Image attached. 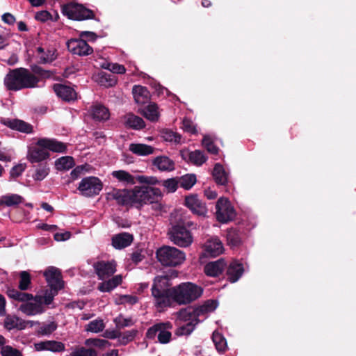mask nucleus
I'll use <instances>...</instances> for the list:
<instances>
[{
	"mask_svg": "<svg viewBox=\"0 0 356 356\" xmlns=\"http://www.w3.org/2000/svg\"><path fill=\"white\" fill-rule=\"evenodd\" d=\"M31 70L34 74H38L44 78H50L52 75V72L51 71L45 70L36 65L31 66Z\"/></svg>",
	"mask_w": 356,
	"mask_h": 356,
	"instance_id": "nucleus-57",
	"label": "nucleus"
},
{
	"mask_svg": "<svg viewBox=\"0 0 356 356\" xmlns=\"http://www.w3.org/2000/svg\"><path fill=\"white\" fill-rule=\"evenodd\" d=\"M118 81L115 74L111 72H101L99 74V83L106 88L114 86Z\"/></svg>",
	"mask_w": 356,
	"mask_h": 356,
	"instance_id": "nucleus-35",
	"label": "nucleus"
},
{
	"mask_svg": "<svg viewBox=\"0 0 356 356\" xmlns=\"http://www.w3.org/2000/svg\"><path fill=\"white\" fill-rule=\"evenodd\" d=\"M132 93L136 103L145 104L148 102L150 94L147 88L140 85H135L132 88Z\"/></svg>",
	"mask_w": 356,
	"mask_h": 356,
	"instance_id": "nucleus-24",
	"label": "nucleus"
},
{
	"mask_svg": "<svg viewBox=\"0 0 356 356\" xmlns=\"http://www.w3.org/2000/svg\"><path fill=\"white\" fill-rule=\"evenodd\" d=\"M56 329L57 324L53 321L40 326L38 330V334L41 336H48L53 333Z\"/></svg>",
	"mask_w": 356,
	"mask_h": 356,
	"instance_id": "nucleus-49",
	"label": "nucleus"
},
{
	"mask_svg": "<svg viewBox=\"0 0 356 356\" xmlns=\"http://www.w3.org/2000/svg\"><path fill=\"white\" fill-rule=\"evenodd\" d=\"M17 321H19V317L8 315L4 320V327L8 330L16 329Z\"/></svg>",
	"mask_w": 356,
	"mask_h": 356,
	"instance_id": "nucleus-55",
	"label": "nucleus"
},
{
	"mask_svg": "<svg viewBox=\"0 0 356 356\" xmlns=\"http://www.w3.org/2000/svg\"><path fill=\"white\" fill-rule=\"evenodd\" d=\"M31 284V275L27 271H22L19 273V289L21 291L28 290Z\"/></svg>",
	"mask_w": 356,
	"mask_h": 356,
	"instance_id": "nucleus-44",
	"label": "nucleus"
},
{
	"mask_svg": "<svg viewBox=\"0 0 356 356\" xmlns=\"http://www.w3.org/2000/svg\"><path fill=\"white\" fill-rule=\"evenodd\" d=\"M67 47L73 54L80 56H88L93 52V49L87 43L86 40L80 37L79 39L68 40Z\"/></svg>",
	"mask_w": 356,
	"mask_h": 356,
	"instance_id": "nucleus-12",
	"label": "nucleus"
},
{
	"mask_svg": "<svg viewBox=\"0 0 356 356\" xmlns=\"http://www.w3.org/2000/svg\"><path fill=\"white\" fill-rule=\"evenodd\" d=\"M161 185L165 187L168 193H174L177 191L179 184L178 177L167 179L161 181Z\"/></svg>",
	"mask_w": 356,
	"mask_h": 356,
	"instance_id": "nucleus-47",
	"label": "nucleus"
},
{
	"mask_svg": "<svg viewBox=\"0 0 356 356\" xmlns=\"http://www.w3.org/2000/svg\"><path fill=\"white\" fill-rule=\"evenodd\" d=\"M198 324L197 322H188L183 325H180L176 330L175 334L177 336L189 335L194 330L195 325Z\"/></svg>",
	"mask_w": 356,
	"mask_h": 356,
	"instance_id": "nucleus-45",
	"label": "nucleus"
},
{
	"mask_svg": "<svg viewBox=\"0 0 356 356\" xmlns=\"http://www.w3.org/2000/svg\"><path fill=\"white\" fill-rule=\"evenodd\" d=\"M109 67L108 69L111 71V73L115 74H122L125 73L126 69L124 65H120L118 63L115 64H109Z\"/></svg>",
	"mask_w": 356,
	"mask_h": 356,
	"instance_id": "nucleus-61",
	"label": "nucleus"
},
{
	"mask_svg": "<svg viewBox=\"0 0 356 356\" xmlns=\"http://www.w3.org/2000/svg\"><path fill=\"white\" fill-rule=\"evenodd\" d=\"M56 58V56L55 55V50L54 49H48L47 52L40 56V63L45 64L47 63H51Z\"/></svg>",
	"mask_w": 356,
	"mask_h": 356,
	"instance_id": "nucleus-56",
	"label": "nucleus"
},
{
	"mask_svg": "<svg viewBox=\"0 0 356 356\" xmlns=\"http://www.w3.org/2000/svg\"><path fill=\"white\" fill-rule=\"evenodd\" d=\"M102 188V181L98 177L93 176L82 179L77 188L80 194L87 197L99 195Z\"/></svg>",
	"mask_w": 356,
	"mask_h": 356,
	"instance_id": "nucleus-9",
	"label": "nucleus"
},
{
	"mask_svg": "<svg viewBox=\"0 0 356 356\" xmlns=\"http://www.w3.org/2000/svg\"><path fill=\"white\" fill-rule=\"evenodd\" d=\"M172 328L173 325L170 321L159 322L149 327L145 335L147 339L152 340L157 336L159 342L165 344L169 343L172 339L171 330Z\"/></svg>",
	"mask_w": 356,
	"mask_h": 356,
	"instance_id": "nucleus-7",
	"label": "nucleus"
},
{
	"mask_svg": "<svg viewBox=\"0 0 356 356\" xmlns=\"http://www.w3.org/2000/svg\"><path fill=\"white\" fill-rule=\"evenodd\" d=\"M134 240L132 234L122 232L116 234L112 238V245L116 249L124 248L130 245Z\"/></svg>",
	"mask_w": 356,
	"mask_h": 356,
	"instance_id": "nucleus-20",
	"label": "nucleus"
},
{
	"mask_svg": "<svg viewBox=\"0 0 356 356\" xmlns=\"http://www.w3.org/2000/svg\"><path fill=\"white\" fill-rule=\"evenodd\" d=\"M48 283L51 287V291H55V293H57L58 291L63 289L64 286V282L62 280V275Z\"/></svg>",
	"mask_w": 356,
	"mask_h": 356,
	"instance_id": "nucleus-58",
	"label": "nucleus"
},
{
	"mask_svg": "<svg viewBox=\"0 0 356 356\" xmlns=\"http://www.w3.org/2000/svg\"><path fill=\"white\" fill-rule=\"evenodd\" d=\"M165 140L179 143L181 140V136L169 129H165L162 132Z\"/></svg>",
	"mask_w": 356,
	"mask_h": 356,
	"instance_id": "nucleus-52",
	"label": "nucleus"
},
{
	"mask_svg": "<svg viewBox=\"0 0 356 356\" xmlns=\"http://www.w3.org/2000/svg\"><path fill=\"white\" fill-rule=\"evenodd\" d=\"M152 165L160 171L170 172L175 170L174 161L166 156H159L152 161Z\"/></svg>",
	"mask_w": 356,
	"mask_h": 356,
	"instance_id": "nucleus-21",
	"label": "nucleus"
},
{
	"mask_svg": "<svg viewBox=\"0 0 356 356\" xmlns=\"http://www.w3.org/2000/svg\"><path fill=\"white\" fill-rule=\"evenodd\" d=\"M79 37L84 40L87 39L90 42H95L97 38V35L95 33L86 31L80 32Z\"/></svg>",
	"mask_w": 356,
	"mask_h": 356,
	"instance_id": "nucleus-64",
	"label": "nucleus"
},
{
	"mask_svg": "<svg viewBox=\"0 0 356 356\" xmlns=\"http://www.w3.org/2000/svg\"><path fill=\"white\" fill-rule=\"evenodd\" d=\"M1 356H23L21 351L8 345L1 348Z\"/></svg>",
	"mask_w": 356,
	"mask_h": 356,
	"instance_id": "nucleus-54",
	"label": "nucleus"
},
{
	"mask_svg": "<svg viewBox=\"0 0 356 356\" xmlns=\"http://www.w3.org/2000/svg\"><path fill=\"white\" fill-rule=\"evenodd\" d=\"M51 15L47 10H42L37 12L35 15V19L38 21L44 22L51 19Z\"/></svg>",
	"mask_w": 356,
	"mask_h": 356,
	"instance_id": "nucleus-62",
	"label": "nucleus"
},
{
	"mask_svg": "<svg viewBox=\"0 0 356 356\" xmlns=\"http://www.w3.org/2000/svg\"><path fill=\"white\" fill-rule=\"evenodd\" d=\"M84 344L88 347L94 346L100 349H104L106 347L111 346V343L108 341L98 338L87 339Z\"/></svg>",
	"mask_w": 356,
	"mask_h": 356,
	"instance_id": "nucleus-41",
	"label": "nucleus"
},
{
	"mask_svg": "<svg viewBox=\"0 0 356 356\" xmlns=\"http://www.w3.org/2000/svg\"><path fill=\"white\" fill-rule=\"evenodd\" d=\"M26 165L25 164H18L12 168L10 174V177L13 178L18 177L22 175V173L25 170Z\"/></svg>",
	"mask_w": 356,
	"mask_h": 356,
	"instance_id": "nucleus-60",
	"label": "nucleus"
},
{
	"mask_svg": "<svg viewBox=\"0 0 356 356\" xmlns=\"http://www.w3.org/2000/svg\"><path fill=\"white\" fill-rule=\"evenodd\" d=\"M92 267L100 280H104L112 276L116 271L115 261H98L92 264Z\"/></svg>",
	"mask_w": 356,
	"mask_h": 356,
	"instance_id": "nucleus-11",
	"label": "nucleus"
},
{
	"mask_svg": "<svg viewBox=\"0 0 356 356\" xmlns=\"http://www.w3.org/2000/svg\"><path fill=\"white\" fill-rule=\"evenodd\" d=\"M213 177L218 185L226 186L228 183V173L220 163H216L212 172Z\"/></svg>",
	"mask_w": 356,
	"mask_h": 356,
	"instance_id": "nucleus-25",
	"label": "nucleus"
},
{
	"mask_svg": "<svg viewBox=\"0 0 356 356\" xmlns=\"http://www.w3.org/2000/svg\"><path fill=\"white\" fill-rule=\"evenodd\" d=\"M24 202V198L17 194L3 195L0 198V205L6 207L17 206Z\"/></svg>",
	"mask_w": 356,
	"mask_h": 356,
	"instance_id": "nucleus-33",
	"label": "nucleus"
},
{
	"mask_svg": "<svg viewBox=\"0 0 356 356\" xmlns=\"http://www.w3.org/2000/svg\"><path fill=\"white\" fill-rule=\"evenodd\" d=\"M227 243L232 248H238L243 243V233L237 228L227 230Z\"/></svg>",
	"mask_w": 356,
	"mask_h": 356,
	"instance_id": "nucleus-23",
	"label": "nucleus"
},
{
	"mask_svg": "<svg viewBox=\"0 0 356 356\" xmlns=\"http://www.w3.org/2000/svg\"><path fill=\"white\" fill-rule=\"evenodd\" d=\"M172 301L178 305H187L198 299L203 293V289L192 282H184L176 286L172 291Z\"/></svg>",
	"mask_w": 356,
	"mask_h": 356,
	"instance_id": "nucleus-4",
	"label": "nucleus"
},
{
	"mask_svg": "<svg viewBox=\"0 0 356 356\" xmlns=\"http://www.w3.org/2000/svg\"><path fill=\"white\" fill-rule=\"evenodd\" d=\"M243 272V264L237 261H233L227 267V280L231 283H234L240 279Z\"/></svg>",
	"mask_w": 356,
	"mask_h": 356,
	"instance_id": "nucleus-18",
	"label": "nucleus"
},
{
	"mask_svg": "<svg viewBox=\"0 0 356 356\" xmlns=\"http://www.w3.org/2000/svg\"><path fill=\"white\" fill-rule=\"evenodd\" d=\"M172 283L168 276H157L154 278L152 286V295L154 298L155 305L163 308L170 306L173 298Z\"/></svg>",
	"mask_w": 356,
	"mask_h": 356,
	"instance_id": "nucleus-3",
	"label": "nucleus"
},
{
	"mask_svg": "<svg viewBox=\"0 0 356 356\" xmlns=\"http://www.w3.org/2000/svg\"><path fill=\"white\" fill-rule=\"evenodd\" d=\"M188 156L190 161L197 166L202 165L207 160V157L201 150H195L193 152H191Z\"/></svg>",
	"mask_w": 356,
	"mask_h": 356,
	"instance_id": "nucleus-38",
	"label": "nucleus"
},
{
	"mask_svg": "<svg viewBox=\"0 0 356 356\" xmlns=\"http://www.w3.org/2000/svg\"><path fill=\"white\" fill-rule=\"evenodd\" d=\"M202 143L209 153L215 155L218 154L219 148L214 144L210 137L204 136Z\"/></svg>",
	"mask_w": 356,
	"mask_h": 356,
	"instance_id": "nucleus-50",
	"label": "nucleus"
},
{
	"mask_svg": "<svg viewBox=\"0 0 356 356\" xmlns=\"http://www.w3.org/2000/svg\"><path fill=\"white\" fill-rule=\"evenodd\" d=\"M62 13L70 19L76 21L92 19L95 17L93 10L87 8L82 4L72 2L63 6Z\"/></svg>",
	"mask_w": 356,
	"mask_h": 356,
	"instance_id": "nucleus-6",
	"label": "nucleus"
},
{
	"mask_svg": "<svg viewBox=\"0 0 356 356\" xmlns=\"http://www.w3.org/2000/svg\"><path fill=\"white\" fill-rule=\"evenodd\" d=\"M142 115L152 122H156L159 118L158 106L155 103L147 105L142 111Z\"/></svg>",
	"mask_w": 356,
	"mask_h": 356,
	"instance_id": "nucleus-34",
	"label": "nucleus"
},
{
	"mask_svg": "<svg viewBox=\"0 0 356 356\" xmlns=\"http://www.w3.org/2000/svg\"><path fill=\"white\" fill-rule=\"evenodd\" d=\"M168 235L170 241L176 245L186 248L191 245L193 238L191 231L185 225L177 223L168 230Z\"/></svg>",
	"mask_w": 356,
	"mask_h": 356,
	"instance_id": "nucleus-8",
	"label": "nucleus"
},
{
	"mask_svg": "<svg viewBox=\"0 0 356 356\" xmlns=\"http://www.w3.org/2000/svg\"><path fill=\"white\" fill-rule=\"evenodd\" d=\"M212 340L215 344L216 348L218 352H225L227 348V341L225 337L218 332H214L212 334Z\"/></svg>",
	"mask_w": 356,
	"mask_h": 356,
	"instance_id": "nucleus-39",
	"label": "nucleus"
},
{
	"mask_svg": "<svg viewBox=\"0 0 356 356\" xmlns=\"http://www.w3.org/2000/svg\"><path fill=\"white\" fill-rule=\"evenodd\" d=\"M91 115L92 118L97 121H105L110 117L108 109L100 104H97L92 106Z\"/></svg>",
	"mask_w": 356,
	"mask_h": 356,
	"instance_id": "nucleus-29",
	"label": "nucleus"
},
{
	"mask_svg": "<svg viewBox=\"0 0 356 356\" xmlns=\"http://www.w3.org/2000/svg\"><path fill=\"white\" fill-rule=\"evenodd\" d=\"M222 242L218 238H211L205 244V251L208 256L217 257L223 252Z\"/></svg>",
	"mask_w": 356,
	"mask_h": 356,
	"instance_id": "nucleus-22",
	"label": "nucleus"
},
{
	"mask_svg": "<svg viewBox=\"0 0 356 356\" xmlns=\"http://www.w3.org/2000/svg\"><path fill=\"white\" fill-rule=\"evenodd\" d=\"M185 205L193 212L200 216H205L207 213L206 204L196 194H192L185 197Z\"/></svg>",
	"mask_w": 356,
	"mask_h": 356,
	"instance_id": "nucleus-13",
	"label": "nucleus"
},
{
	"mask_svg": "<svg viewBox=\"0 0 356 356\" xmlns=\"http://www.w3.org/2000/svg\"><path fill=\"white\" fill-rule=\"evenodd\" d=\"M158 261L165 266H177L185 260V253L179 249L164 245L156 250Z\"/></svg>",
	"mask_w": 356,
	"mask_h": 356,
	"instance_id": "nucleus-5",
	"label": "nucleus"
},
{
	"mask_svg": "<svg viewBox=\"0 0 356 356\" xmlns=\"http://www.w3.org/2000/svg\"><path fill=\"white\" fill-rule=\"evenodd\" d=\"M53 89L56 95L65 102H70L76 99L77 94L71 86L61 83H55L53 86Z\"/></svg>",
	"mask_w": 356,
	"mask_h": 356,
	"instance_id": "nucleus-14",
	"label": "nucleus"
},
{
	"mask_svg": "<svg viewBox=\"0 0 356 356\" xmlns=\"http://www.w3.org/2000/svg\"><path fill=\"white\" fill-rule=\"evenodd\" d=\"M183 129L185 131L191 133V134H196L197 130L195 127L194 126L193 122L188 119H184L183 120Z\"/></svg>",
	"mask_w": 356,
	"mask_h": 356,
	"instance_id": "nucleus-63",
	"label": "nucleus"
},
{
	"mask_svg": "<svg viewBox=\"0 0 356 356\" xmlns=\"http://www.w3.org/2000/svg\"><path fill=\"white\" fill-rule=\"evenodd\" d=\"M75 165V162L72 156H62L55 161V167L56 170L63 171L68 170Z\"/></svg>",
	"mask_w": 356,
	"mask_h": 356,
	"instance_id": "nucleus-30",
	"label": "nucleus"
},
{
	"mask_svg": "<svg viewBox=\"0 0 356 356\" xmlns=\"http://www.w3.org/2000/svg\"><path fill=\"white\" fill-rule=\"evenodd\" d=\"M37 145L41 146L54 152L65 153L67 152V146L65 143L58 141L55 139L42 138L38 139Z\"/></svg>",
	"mask_w": 356,
	"mask_h": 356,
	"instance_id": "nucleus-17",
	"label": "nucleus"
},
{
	"mask_svg": "<svg viewBox=\"0 0 356 356\" xmlns=\"http://www.w3.org/2000/svg\"><path fill=\"white\" fill-rule=\"evenodd\" d=\"M194 312V307H188L186 308L180 309L177 312V317L179 321H184L185 323L191 321L194 323H199L200 320L195 318Z\"/></svg>",
	"mask_w": 356,
	"mask_h": 356,
	"instance_id": "nucleus-31",
	"label": "nucleus"
},
{
	"mask_svg": "<svg viewBox=\"0 0 356 356\" xmlns=\"http://www.w3.org/2000/svg\"><path fill=\"white\" fill-rule=\"evenodd\" d=\"M40 79L24 67L10 70L4 78V85L8 90L18 91L38 86Z\"/></svg>",
	"mask_w": 356,
	"mask_h": 356,
	"instance_id": "nucleus-2",
	"label": "nucleus"
},
{
	"mask_svg": "<svg viewBox=\"0 0 356 356\" xmlns=\"http://www.w3.org/2000/svg\"><path fill=\"white\" fill-rule=\"evenodd\" d=\"M113 177L116 178L118 181L125 183L127 184H134L135 180L133 175L125 170H115L112 172Z\"/></svg>",
	"mask_w": 356,
	"mask_h": 356,
	"instance_id": "nucleus-37",
	"label": "nucleus"
},
{
	"mask_svg": "<svg viewBox=\"0 0 356 356\" xmlns=\"http://www.w3.org/2000/svg\"><path fill=\"white\" fill-rule=\"evenodd\" d=\"M49 168L47 163H40L38 165L35 172L33 175V178L36 181L43 180L49 174Z\"/></svg>",
	"mask_w": 356,
	"mask_h": 356,
	"instance_id": "nucleus-43",
	"label": "nucleus"
},
{
	"mask_svg": "<svg viewBox=\"0 0 356 356\" xmlns=\"http://www.w3.org/2000/svg\"><path fill=\"white\" fill-rule=\"evenodd\" d=\"M65 350V346L60 341L48 340L47 350L54 353H60Z\"/></svg>",
	"mask_w": 356,
	"mask_h": 356,
	"instance_id": "nucleus-51",
	"label": "nucleus"
},
{
	"mask_svg": "<svg viewBox=\"0 0 356 356\" xmlns=\"http://www.w3.org/2000/svg\"><path fill=\"white\" fill-rule=\"evenodd\" d=\"M113 321L116 328L120 331L125 327H129L134 324V321L131 318H125L121 314L117 316Z\"/></svg>",
	"mask_w": 356,
	"mask_h": 356,
	"instance_id": "nucleus-48",
	"label": "nucleus"
},
{
	"mask_svg": "<svg viewBox=\"0 0 356 356\" xmlns=\"http://www.w3.org/2000/svg\"><path fill=\"white\" fill-rule=\"evenodd\" d=\"M122 277L121 275L113 276L108 280L104 281L98 284L97 289L101 292H110L121 284Z\"/></svg>",
	"mask_w": 356,
	"mask_h": 356,
	"instance_id": "nucleus-27",
	"label": "nucleus"
},
{
	"mask_svg": "<svg viewBox=\"0 0 356 356\" xmlns=\"http://www.w3.org/2000/svg\"><path fill=\"white\" fill-rule=\"evenodd\" d=\"M20 311L28 316L42 314L44 312L42 306L34 302H25L20 305Z\"/></svg>",
	"mask_w": 356,
	"mask_h": 356,
	"instance_id": "nucleus-32",
	"label": "nucleus"
},
{
	"mask_svg": "<svg viewBox=\"0 0 356 356\" xmlns=\"http://www.w3.org/2000/svg\"><path fill=\"white\" fill-rule=\"evenodd\" d=\"M1 123L9 127L13 130H16L25 134H31L33 132V126L19 119L3 118Z\"/></svg>",
	"mask_w": 356,
	"mask_h": 356,
	"instance_id": "nucleus-15",
	"label": "nucleus"
},
{
	"mask_svg": "<svg viewBox=\"0 0 356 356\" xmlns=\"http://www.w3.org/2000/svg\"><path fill=\"white\" fill-rule=\"evenodd\" d=\"M129 151L138 156H147L154 153L155 148L143 143H131Z\"/></svg>",
	"mask_w": 356,
	"mask_h": 356,
	"instance_id": "nucleus-28",
	"label": "nucleus"
},
{
	"mask_svg": "<svg viewBox=\"0 0 356 356\" xmlns=\"http://www.w3.org/2000/svg\"><path fill=\"white\" fill-rule=\"evenodd\" d=\"M227 267L225 259L220 258L215 261L207 263L204 266V273L207 276L218 277Z\"/></svg>",
	"mask_w": 356,
	"mask_h": 356,
	"instance_id": "nucleus-19",
	"label": "nucleus"
},
{
	"mask_svg": "<svg viewBox=\"0 0 356 356\" xmlns=\"http://www.w3.org/2000/svg\"><path fill=\"white\" fill-rule=\"evenodd\" d=\"M70 356H97V352L92 348L79 347L72 351Z\"/></svg>",
	"mask_w": 356,
	"mask_h": 356,
	"instance_id": "nucleus-46",
	"label": "nucleus"
},
{
	"mask_svg": "<svg viewBox=\"0 0 356 356\" xmlns=\"http://www.w3.org/2000/svg\"><path fill=\"white\" fill-rule=\"evenodd\" d=\"M138 332V330L136 329L128 330L124 332H121V337H119L118 339L119 343L122 346L127 345L135 339Z\"/></svg>",
	"mask_w": 356,
	"mask_h": 356,
	"instance_id": "nucleus-42",
	"label": "nucleus"
},
{
	"mask_svg": "<svg viewBox=\"0 0 356 356\" xmlns=\"http://www.w3.org/2000/svg\"><path fill=\"white\" fill-rule=\"evenodd\" d=\"M50 154L46 148L38 146L36 143L35 146L29 148L27 159L31 163H34L47 160Z\"/></svg>",
	"mask_w": 356,
	"mask_h": 356,
	"instance_id": "nucleus-16",
	"label": "nucleus"
},
{
	"mask_svg": "<svg viewBox=\"0 0 356 356\" xmlns=\"http://www.w3.org/2000/svg\"><path fill=\"white\" fill-rule=\"evenodd\" d=\"M178 180L179 186L185 190L191 189L197 181L195 174H186L178 177Z\"/></svg>",
	"mask_w": 356,
	"mask_h": 356,
	"instance_id": "nucleus-36",
	"label": "nucleus"
},
{
	"mask_svg": "<svg viewBox=\"0 0 356 356\" xmlns=\"http://www.w3.org/2000/svg\"><path fill=\"white\" fill-rule=\"evenodd\" d=\"M110 195L120 205L140 209L143 204H155L156 209H161V204L159 202L162 198V193L158 188L135 186L131 191L113 188Z\"/></svg>",
	"mask_w": 356,
	"mask_h": 356,
	"instance_id": "nucleus-1",
	"label": "nucleus"
},
{
	"mask_svg": "<svg viewBox=\"0 0 356 356\" xmlns=\"http://www.w3.org/2000/svg\"><path fill=\"white\" fill-rule=\"evenodd\" d=\"M138 181L140 183L147 184L149 185L161 184V181L156 177L139 176Z\"/></svg>",
	"mask_w": 356,
	"mask_h": 356,
	"instance_id": "nucleus-59",
	"label": "nucleus"
},
{
	"mask_svg": "<svg viewBox=\"0 0 356 356\" xmlns=\"http://www.w3.org/2000/svg\"><path fill=\"white\" fill-rule=\"evenodd\" d=\"M47 282H52L55 279L61 276L60 271L55 267L48 268L44 273Z\"/></svg>",
	"mask_w": 356,
	"mask_h": 356,
	"instance_id": "nucleus-53",
	"label": "nucleus"
},
{
	"mask_svg": "<svg viewBox=\"0 0 356 356\" xmlns=\"http://www.w3.org/2000/svg\"><path fill=\"white\" fill-rule=\"evenodd\" d=\"M105 325L103 320L97 318L90 321L85 328L87 332L98 333L104 330Z\"/></svg>",
	"mask_w": 356,
	"mask_h": 356,
	"instance_id": "nucleus-40",
	"label": "nucleus"
},
{
	"mask_svg": "<svg viewBox=\"0 0 356 356\" xmlns=\"http://www.w3.org/2000/svg\"><path fill=\"white\" fill-rule=\"evenodd\" d=\"M216 218L222 223L232 220L235 217V211L230 202L226 197H220L216 202Z\"/></svg>",
	"mask_w": 356,
	"mask_h": 356,
	"instance_id": "nucleus-10",
	"label": "nucleus"
},
{
	"mask_svg": "<svg viewBox=\"0 0 356 356\" xmlns=\"http://www.w3.org/2000/svg\"><path fill=\"white\" fill-rule=\"evenodd\" d=\"M124 125L127 128L139 130L145 128V122L140 117L129 113L124 117Z\"/></svg>",
	"mask_w": 356,
	"mask_h": 356,
	"instance_id": "nucleus-26",
	"label": "nucleus"
}]
</instances>
